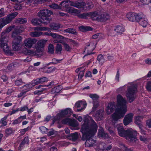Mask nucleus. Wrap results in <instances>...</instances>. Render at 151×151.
<instances>
[{
  "label": "nucleus",
  "instance_id": "1",
  "mask_svg": "<svg viewBox=\"0 0 151 151\" xmlns=\"http://www.w3.org/2000/svg\"><path fill=\"white\" fill-rule=\"evenodd\" d=\"M91 122H89L87 118L84 120V123L81 129L83 134L82 139L86 140L85 146L90 147L93 146L96 143V141L92 139V137L96 133L98 126L94 121L91 118Z\"/></svg>",
  "mask_w": 151,
  "mask_h": 151
},
{
  "label": "nucleus",
  "instance_id": "2",
  "mask_svg": "<svg viewBox=\"0 0 151 151\" xmlns=\"http://www.w3.org/2000/svg\"><path fill=\"white\" fill-rule=\"evenodd\" d=\"M117 108L114 113L112 115V121L114 122L123 118L127 111V101L126 99L119 94L117 96Z\"/></svg>",
  "mask_w": 151,
  "mask_h": 151
},
{
  "label": "nucleus",
  "instance_id": "3",
  "mask_svg": "<svg viewBox=\"0 0 151 151\" xmlns=\"http://www.w3.org/2000/svg\"><path fill=\"white\" fill-rule=\"evenodd\" d=\"M119 135L122 137H125L127 139L130 141L134 140L136 139L137 132L131 128L125 130L122 126H119L117 127Z\"/></svg>",
  "mask_w": 151,
  "mask_h": 151
},
{
  "label": "nucleus",
  "instance_id": "4",
  "mask_svg": "<svg viewBox=\"0 0 151 151\" xmlns=\"http://www.w3.org/2000/svg\"><path fill=\"white\" fill-rule=\"evenodd\" d=\"M22 32L20 28L15 29L13 32L12 34V37L14 38L12 43V47L13 50L15 51H18L19 50L21 47L20 43L22 41V37L18 35Z\"/></svg>",
  "mask_w": 151,
  "mask_h": 151
},
{
  "label": "nucleus",
  "instance_id": "5",
  "mask_svg": "<svg viewBox=\"0 0 151 151\" xmlns=\"http://www.w3.org/2000/svg\"><path fill=\"white\" fill-rule=\"evenodd\" d=\"M52 14V12L50 10L45 9L40 10L38 13V16L42 20V23L47 25L49 24L52 20L49 17Z\"/></svg>",
  "mask_w": 151,
  "mask_h": 151
},
{
  "label": "nucleus",
  "instance_id": "6",
  "mask_svg": "<svg viewBox=\"0 0 151 151\" xmlns=\"http://www.w3.org/2000/svg\"><path fill=\"white\" fill-rule=\"evenodd\" d=\"M137 92L136 85H132L128 87L126 92V96L129 103H131L134 100L136 97V93Z\"/></svg>",
  "mask_w": 151,
  "mask_h": 151
},
{
  "label": "nucleus",
  "instance_id": "7",
  "mask_svg": "<svg viewBox=\"0 0 151 151\" xmlns=\"http://www.w3.org/2000/svg\"><path fill=\"white\" fill-rule=\"evenodd\" d=\"M47 41V40H41L37 42L35 47L36 49L35 52L36 56L40 57L43 55V48Z\"/></svg>",
  "mask_w": 151,
  "mask_h": 151
},
{
  "label": "nucleus",
  "instance_id": "8",
  "mask_svg": "<svg viewBox=\"0 0 151 151\" xmlns=\"http://www.w3.org/2000/svg\"><path fill=\"white\" fill-rule=\"evenodd\" d=\"M72 113V111L70 108H67L64 110H62L60 113H58L52 119V123H54L57 121L60 120L61 118L65 116H69Z\"/></svg>",
  "mask_w": 151,
  "mask_h": 151
},
{
  "label": "nucleus",
  "instance_id": "9",
  "mask_svg": "<svg viewBox=\"0 0 151 151\" xmlns=\"http://www.w3.org/2000/svg\"><path fill=\"white\" fill-rule=\"evenodd\" d=\"M96 43L95 42H91L88 43L86 45V47L85 50V51L87 52V54H86L84 57L92 54V52L95 49Z\"/></svg>",
  "mask_w": 151,
  "mask_h": 151
},
{
  "label": "nucleus",
  "instance_id": "10",
  "mask_svg": "<svg viewBox=\"0 0 151 151\" xmlns=\"http://www.w3.org/2000/svg\"><path fill=\"white\" fill-rule=\"evenodd\" d=\"M37 40L30 38H28L24 41V45L26 48H31L33 45L36 43Z\"/></svg>",
  "mask_w": 151,
  "mask_h": 151
},
{
  "label": "nucleus",
  "instance_id": "11",
  "mask_svg": "<svg viewBox=\"0 0 151 151\" xmlns=\"http://www.w3.org/2000/svg\"><path fill=\"white\" fill-rule=\"evenodd\" d=\"M133 116V114L132 113H129L125 116L123 120V123L124 125H127L132 122Z\"/></svg>",
  "mask_w": 151,
  "mask_h": 151
},
{
  "label": "nucleus",
  "instance_id": "12",
  "mask_svg": "<svg viewBox=\"0 0 151 151\" xmlns=\"http://www.w3.org/2000/svg\"><path fill=\"white\" fill-rule=\"evenodd\" d=\"M70 5L68 2L65 5L64 7L66 9V10L67 12L72 14H78L79 12V10L74 8L70 7Z\"/></svg>",
  "mask_w": 151,
  "mask_h": 151
},
{
  "label": "nucleus",
  "instance_id": "13",
  "mask_svg": "<svg viewBox=\"0 0 151 151\" xmlns=\"http://www.w3.org/2000/svg\"><path fill=\"white\" fill-rule=\"evenodd\" d=\"M86 106V104L85 102L79 101L77 102L75 104L74 108H81L77 109L76 111L79 112L81 111L83 109L85 108Z\"/></svg>",
  "mask_w": 151,
  "mask_h": 151
},
{
  "label": "nucleus",
  "instance_id": "14",
  "mask_svg": "<svg viewBox=\"0 0 151 151\" xmlns=\"http://www.w3.org/2000/svg\"><path fill=\"white\" fill-rule=\"evenodd\" d=\"M18 14L17 12H15L8 15L5 18H4L5 20L6 23L8 24Z\"/></svg>",
  "mask_w": 151,
  "mask_h": 151
},
{
  "label": "nucleus",
  "instance_id": "15",
  "mask_svg": "<svg viewBox=\"0 0 151 151\" xmlns=\"http://www.w3.org/2000/svg\"><path fill=\"white\" fill-rule=\"evenodd\" d=\"M115 108V106L114 103H110L108 104L106 109V113L108 114L112 112Z\"/></svg>",
  "mask_w": 151,
  "mask_h": 151
},
{
  "label": "nucleus",
  "instance_id": "16",
  "mask_svg": "<svg viewBox=\"0 0 151 151\" xmlns=\"http://www.w3.org/2000/svg\"><path fill=\"white\" fill-rule=\"evenodd\" d=\"M109 14H99L98 21L101 22H104L109 19Z\"/></svg>",
  "mask_w": 151,
  "mask_h": 151
},
{
  "label": "nucleus",
  "instance_id": "17",
  "mask_svg": "<svg viewBox=\"0 0 151 151\" xmlns=\"http://www.w3.org/2000/svg\"><path fill=\"white\" fill-rule=\"evenodd\" d=\"M137 14L134 12L128 13L126 15L129 21L134 22L135 21V18Z\"/></svg>",
  "mask_w": 151,
  "mask_h": 151
},
{
  "label": "nucleus",
  "instance_id": "18",
  "mask_svg": "<svg viewBox=\"0 0 151 151\" xmlns=\"http://www.w3.org/2000/svg\"><path fill=\"white\" fill-rule=\"evenodd\" d=\"M1 47L3 48L4 52L7 54L9 55H13V53L9 50L7 44Z\"/></svg>",
  "mask_w": 151,
  "mask_h": 151
},
{
  "label": "nucleus",
  "instance_id": "19",
  "mask_svg": "<svg viewBox=\"0 0 151 151\" xmlns=\"http://www.w3.org/2000/svg\"><path fill=\"white\" fill-rule=\"evenodd\" d=\"M98 136L99 137H101L104 139H106L109 137L108 134L104 132L102 128H101L99 130Z\"/></svg>",
  "mask_w": 151,
  "mask_h": 151
},
{
  "label": "nucleus",
  "instance_id": "20",
  "mask_svg": "<svg viewBox=\"0 0 151 151\" xmlns=\"http://www.w3.org/2000/svg\"><path fill=\"white\" fill-rule=\"evenodd\" d=\"M8 40V37L7 36H2L0 38V47L7 44Z\"/></svg>",
  "mask_w": 151,
  "mask_h": 151
},
{
  "label": "nucleus",
  "instance_id": "21",
  "mask_svg": "<svg viewBox=\"0 0 151 151\" xmlns=\"http://www.w3.org/2000/svg\"><path fill=\"white\" fill-rule=\"evenodd\" d=\"M114 30L118 35H121L124 31V28L122 26L118 25L115 27Z\"/></svg>",
  "mask_w": 151,
  "mask_h": 151
},
{
  "label": "nucleus",
  "instance_id": "22",
  "mask_svg": "<svg viewBox=\"0 0 151 151\" xmlns=\"http://www.w3.org/2000/svg\"><path fill=\"white\" fill-rule=\"evenodd\" d=\"M89 16L93 20H97L98 21L99 14L98 12H91L89 14Z\"/></svg>",
  "mask_w": 151,
  "mask_h": 151
},
{
  "label": "nucleus",
  "instance_id": "23",
  "mask_svg": "<svg viewBox=\"0 0 151 151\" xmlns=\"http://www.w3.org/2000/svg\"><path fill=\"white\" fill-rule=\"evenodd\" d=\"M26 116L25 115L24 116H20L18 118L15 119L13 122V124H16L20 123L23 119H26Z\"/></svg>",
  "mask_w": 151,
  "mask_h": 151
},
{
  "label": "nucleus",
  "instance_id": "24",
  "mask_svg": "<svg viewBox=\"0 0 151 151\" xmlns=\"http://www.w3.org/2000/svg\"><path fill=\"white\" fill-rule=\"evenodd\" d=\"M33 85L31 83H30L23 86L21 87V88H23L24 90L27 92L31 89Z\"/></svg>",
  "mask_w": 151,
  "mask_h": 151
},
{
  "label": "nucleus",
  "instance_id": "25",
  "mask_svg": "<svg viewBox=\"0 0 151 151\" xmlns=\"http://www.w3.org/2000/svg\"><path fill=\"white\" fill-rule=\"evenodd\" d=\"M42 20H41L40 19L37 18L33 19L31 21L32 23L34 25H41L42 23Z\"/></svg>",
  "mask_w": 151,
  "mask_h": 151
},
{
  "label": "nucleus",
  "instance_id": "26",
  "mask_svg": "<svg viewBox=\"0 0 151 151\" xmlns=\"http://www.w3.org/2000/svg\"><path fill=\"white\" fill-rule=\"evenodd\" d=\"M104 112L103 110H99L98 111L96 114V116L98 118L99 120L102 119L104 114Z\"/></svg>",
  "mask_w": 151,
  "mask_h": 151
},
{
  "label": "nucleus",
  "instance_id": "27",
  "mask_svg": "<svg viewBox=\"0 0 151 151\" xmlns=\"http://www.w3.org/2000/svg\"><path fill=\"white\" fill-rule=\"evenodd\" d=\"M64 32L66 33L71 34L73 35H76L77 32L75 29L68 28L64 30Z\"/></svg>",
  "mask_w": 151,
  "mask_h": 151
},
{
  "label": "nucleus",
  "instance_id": "28",
  "mask_svg": "<svg viewBox=\"0 0 151 151\" xmlns=\"http://www.w3.org/2000/svg\"><path fill=\"white\" fill-rule=\"evenodd\" d=\"M143 119V117L142 116H137L135 118L134 122L136 124L140 126H141V123Z\"/></svg>",
  "mask_w": 151,
  "mask_h": 151
},
{
  "label": "nucleus",
  "instance_id": "29",
  "mask_svg": "<svg viewBox=\"0 0 151 151\" xmlns=\"http://www.w3.org/2000/svg\"><path fill=\"white\" fill-rule=\"evenodd\" d=\"M51 28L54 30H57L60 27V24L58 23H52L50 25Z\"/></svg>",
  "mask_w": 151,
  "mask_h": 151
},
{
  "label": "nucleus",
  "instance_id": "30",
  "mask_svg": "<svg viewBox=\"0 0 151 151\" xmlns=\"http://www.w3.org/2000/svg\"><path fill=\"white\" fill-rule=\"evenodd\" d=\"M76 7L79 8H82L83 6L86 5V4L83 1H76Z\"/></svg>",
  "mask_w": 151,
  "mask_h": 151
},
{
  "label": "nucleus",
  "instance_id": "31",
  "mask_svg": "<svg viewBox=\"0 0 151 151\" xmlns=\"http://www.w3.org/2000/svg\"><path fill=\"white\" fill-rule=\"evenodd\" d=\"M62 88L60 86L55 87L52 89L51 92L52 93H59L61 90Z\"/></svg>",
  "mask_w": 151,
  "mask_h": 151
},
{
  "label": "nucleus",
  "instance_id": "32",
  "mask_svg": "<svg viewBox=\"0 0 151 151\" xmlns=\"http://www.w3.org/2000/svg\"><path fill=\"white\" fill-rule=\"evenodd\" d=\"M79 29L82 32L91 31L92 29V28L90 27L84 26L80 27Z\"/></svg>",
  "mask_w": 151,
  "mask_h": 151
},
{
  "label": "nucleus",
  "instance_id": "33",
  "mask_svg": "<svg viewBox=\"0 0 151 151\" xmlns=\"http://www.w3.org/2000/svg\"><path fill=\"white\" fill-rule=\"evenodd\" d=\"M144 17H145V16H144L142 13L141 14H137V15L136 16V17L135 18V21L137 22H139L141 21L142 18Z\"/></svg>",
  "mask_w": 151,
  "mask_h": 151
},
{
  "label": "nucleus",
  "instance_id": "34",
  "mask_svg": "<svg viewBox=\"0 0 151 151\" xmlns=\"http://www.w3.org/2000/svg\"><path fill=\"white\" fill-rule=\"evenodd\" d=\"M69 125L73 127H76L78 125V123L75 119H70Z\"/></svg>",
  "mask_w": 151,
  "mask_h": 151
},
{
  "label": "nucleus",
  "instance_id": "35",
  "mask_svg": "<svg viewBox=\"0 0 151 151\" xmlns=\"http://www.w3.org/2000/svg\"><path fill=\"white\" fill-rule=\"evenodd\" d=\"M70 137L72 140L73 141L76 140L78 137V134L77 132L71 134H70Z\"/></svg>",
  "mask_w": 151,
  "mask_h": 151
},
{
  "label": "nucleus",
  "instance_id": "36",
  "mask_svg": "<svg viewBox=\"0 0 151 151\" xmlns=\"http://www.w3.org/2000/svg\"><path fill=\"white\" fill-rule=\"evenodd\" d=\"M139 23L143 27H146L147 23L146 19L144 17L140 21Z\"/></svg>",
  "mask_w": 151,
  "mask_h": 151
},
{
  "label": "nucleus",
  "instance_id": "37",
  "mask_svg": "<svg viewBox=\"0 0 151 151\" xmlns=\"http://www.w3.org/2000/svg\"><path fill=\"white\" fill-rule=\"evenodd\" d=\"M42 33L41 32H30V35L32 37H38L42 35Z\"/></svg>",
  "mask_w": 151,
  "mask_h": 151
},
{
  "label": "nucleus",
  "instance_id": "38",
  "mask_svg": "<svg viewBox=\"0 0 151 151\" xmlns=\"http://www.w3.org/2000/svg\"><path fill=\"white\" fill-rule=\"evenodd\" d=\"M19 3V4H16L14 6V8L16 10H20L22 8V7L24 6V3L21 4L20 3V2Z\"/></svg>",
  "mask_w": 151,
  "mask_h": 151
},
{
  "label": "nucleus",
  "instance_id": "39",
  "mask_svg": "<svg viewBox=\"0 0 151 151\" xmlns=\"http://www.w3.org/2000/svg\"><path fill=\"white\" fill-rule=\"evenodd\" d=\"M9 115V114H7L5 116L4 118H2L0 121V123L4 126H5L7 124V122L6 121V120Z\"/></svg>",
  "mask_w": 151,
  "mask_h": 151
},
{
  "label": "nucleus",
  "instance_id": "40",
  "mask_svg": "<svg viewBox=\"0 0 151 151\" xmlns=\"http://www.w3.org/2000/svg\"><path fill=\"white\" fill-rule=\"evenodd\" d=\"M17 66V63H12L9 65L7 67V69L8 70H12L15 68Z\"/></svg>",
  "mask_w": 151,
  "mask_h": 151
},
{
  "label": "nucleus",
  "instance_id": "41",
  "mask_svg": "<svg viewBox=\"0 0 151 151\" xmlns=\"http://www.w3.org/2000/svg\"><path fill=\"white\" fill-rule=\"evenodd\" d=\"M7 24L4 18H1L0 19V29H1L4 26Z\"/></svg>",
  "mask_w": 151,
  "mask_h": 151
},
{
  "label": "nucleus",
  "instance_id": "42",
  "mask_svg": "<svg viewBox=\"0 0 151 151\" xmlns=\"http://www.w3.org/2000/svg\"><path fill=\"white\" fill-rule=\"evenodd\" d=\"M62 50V47L61 45L60 44H58L56 47V51L57 53L60 54Z\"/></svg>",
  "mask_w": 151,
  "mask_h": 151
},
{
  "label": "nucleus",
  "instance_id": "43",
  "mask_svg": "<svg viewBox=\"0 0 151 151\" xmlns=\"http://www.w3.org/2000/svg\"><path fill=\"white\" fill-rule=\"evenodd\" d=\"M89 16V14L88 13H83L78 15V17L79 18L86 19Z\"/></svg>",
  "mask_w": 151,
  "mask_h": 151
},
{
  "label": "nucleus",
  "instance_id": "44",
  "mask_svg": "<svg viewBox=\"0 0 151 151\" xmlns=\"http://www.w3.org/2000/svg\"><path fill=\"white\" fill-rule=\"evenodd\" d=\"M48 52L51 53H53L54 51V47L51 44H50L49 45L48 48Z\"/></svg>",
  "mask_w": 151,
  "mask_h": 151
},
{
  "label": "nucleus",
  "instance_id": "45",
  "mask_svg": "<svg viewBox=\"0 0 151 151\" xmlns=\"http://www.w3.org/2000/svg\"><path fill=\"white\" fill-rule=\"evenodd\" d=\"M17 21L20 24H23L27 23V20L25 18H19Z\"/></svg>",
  "mask_w": 151,
  "mask_h": 151
},
{
  "label": "nucleus",
  "instance_id": "46",
  "mask_svg": "<svg viewBox=\"0 0 151 151\" xmlns=\"http://www.w3.org/2000/svg\"><path fill=\"white\" fill-rule=\"evenodd\" d=\"M97 60L101 63H102L104 60V56L101 54L99 55L97 57Z\"/></svg>",
  "mask_w": 151,
  "mask_h": 151
},
{
  "label": "nucleus",
  "instance_id": "47",
  "mask_svg": "<svg viewBox=\"0 0 151 151\" xmlns=\"http://www.w3.org/2000/svg\"><path fill=\"white\" fill-rule=\"evenodd\" d=\"M89 97L91 98L93 101L97 100L99 96L96 94H89Z\"/></svg>",
  "mask_w": 151,
  "mask_h": 151
},
{
  "label": "nucleus",
  "instance_id": "48",
  "mask_svg": "<svg viewBox=\"0 0 151 151\" xmlns=\"http://www.w3.org/2000/svg\"><path fill=\"white\" fill-rule=\"evenodd\" d=\"M64 48L65 50L67 51H70L72 50V48L70 47L68 44L65 42L63 43Z\"/></svg>",
  "mask_w": 151,
  "mask_h": 151
},
{
  "label": "nucleus",
  "instance_id": "49",
  "mask_svg": "<svg viewBox=\"0 0 151 151\" xmlns=\"http://www.w3.org/2000/svg\"><path fill=\"white\" fill-rule=\"evenodd\" d=\"M35 29L39 30L41 31H47L49 29V28L48 27H36L35 28Z\"/></svg>",
  "mask_w": 151,
  "mask_h": 151
},
{
  "label": "nucleus",
  "instance_id": "50",
  "mask_svg": "<svg viewBox=\"0 0 151 151\" xmlns=\"http://www.w3.org/2000/svg\"><path fill=\"white\" fill-rule=\"evenodd\" d=\"M33 87L36 85L39 84L41 83L39 78L36 79L34 81V82L31 83Z\"/></svg>",
  "mask_w": 151,
  "mask_h": 151
},
{
  "label": "nucleus",
  "instance_id": "51",
  "mask_svg": "<svg viewBox=\"0 0 151 151\" xmlns=\"http://www.w3.org/2000/svg\"><path fill=\"white\" fill-rule=\"evenodd\" d=\"M147 135L145 136L144 135H140L139 136V138L140 139L144 142H146L147 140Z\"/></svg>",
  "mask_w": 151,
  "mask_h": 151
},
{
  "label": "nucleus",
  "instance_id": "52",
  "mask_svg": "<svg viewBox=\"0 0 151 151\" xmlns=\"http://www.w3.org/2000/svg\"><path fill=\"white\" fill-rule=\"evenodd\" d=\"M55 69L56 68L55 67L47 68L46 69V72H47V73H51L54 71Z\"/></svg>",
  "mask_w": 151,
  "mask_h": 151
},
{
  "label": "nucleus",
  "instance_id": "53",
  "mask_svg": "<svg viewBox=\"0 0 151 151\" xmlns=\"http://www.w3.org/2000/svg\"><path fill=\"white\" fill-rule=\"evenodd\" d=\"M50 7L54 9H61V7L55 4H53L50 5Z\"/></svg>",
  "mask_w": 151,
  "mask_h": 151
},
{
  "label": "nucleus",
  "instance_id": "54",
  "mask_svg": "<svg viewBox=\"0 0 151 151\" xmlns=\"http://www.w3.org/2000/svg\"><path fill=\"white\" fill-rule=\"evenodd\" d=\"M70 120V119L68 118H67L63 119L62 120V122L63 124H67L69 125Z\"/></svg>",
  "mask_w": 151,
  "mask_h": 151
},
{
  "label": "nucleus",
  "instance_id": "55",
  "mask_svg": "<svg viewBox=\"0 0 151 151\" xmlns=\"http://www.w3.org/2000/svg\"><path fill=\"white\" fill-rule=\"evenodd\" d=\"M39 129L41 132L43 133H45L48 132V129L44 126L40 127Z\"/></svg>",
  "mask_w": 151,
  "mask_h": 151
},
{
  "label": "nucleus",
  "instance_id": "56",
  "mask_svg": "<svg viewBox=\"0 0 151 151\" xmlns=\"http://www.w3.org/2000/svg\"><path fill=\"white\" fill-rule=\"evenodd\" d=\"M27 92L26 91L23 90L18 95V97L20 98L22 97H24L26 96V93Z\"/></svg>",
  "mask_w": 151,
  "mask_h": 151
},
{
  "label": "nucleus",
  "instance_id": "57",
  "mask_svg": "<svg viewBox=\"0 0 151 151\" xmlns=\"http://www.w3.org/2000/svg\"><path fill=\"white\" fill-rule=\"evenodd\" d=\"M24 82H23L22 79H19L17 80L15 82V83L17 86H19L21 85Z\"/></svg>",
  "mask_w": 151,
  "mask_h": 151
},
{
  "label": "nucleus",
  "instance_id": "58",
  "mask_svg": "<svg viewBox=\"0 0 151 151\" xmlns=\"http://www.w3.org/2000/svg\"><path fill=\"white\" fill-rule=\"evenodd\" d=\"M54 38H59L62 39L63 37V36H60L59 35H57L55 33H52L50 35Z\"/></svg>",
  "mask_w": 151,
  "mask_h": 151
},
{
  "label": "nucleus",
  "instance_id": "59",
  "mask_svg": "<svg viewBox=\"0 0 151 151\" xmlns=\"http://www.w3.org/2000/svg\"><path fill=\"white\" fill-rule=\"evenodd\" d=\"M139 128L140 131L142 135H144L145 136L147 135L143 127L140 125L139 126Z\"/></svg>",
  "mask_w": 151,
  "mask_h": 151
},
{
  "label": "nucleus",
  "instance_id": "60",
  "mask_svg": "<svg viewBox=\"0 0 151 151\" xmlns=\"http://www.w3.org/2000/svg\"><path fill=\"white\" fill-rule=\"evenodd\" d=\"M146 88L148 91H151V81H149L147 82Z\"/></svg>",
  "mask_w": 151,
  "mask_h": 151
},
{
  "label": "nucleus",
  "instance_id": "61",
  "mask_svg": "<svg viewBox=\"0 0 151 151\" xmlns=\"http://www.w3.org/2000/svg\"><path fill=\"white\" fill-rule=\"evenodd\" d=\"M107 129L111 135H114V131L113 130V128L111 127H108Z\"/></svg>",
  "mask_w": 151,
  "mask_h": 151
},
{
  "label": "nucleus",
  "instance_id": "62",
  "mask_svg": "<svg viewBox=\"0 0 151 151\" xmlns=\"http://www.w3.org/2000/svg\"><path fill=\"white\" fill-rule=\"evenodd\" d=\"M6 134L9 135L12 133V128H9L6 129Z\"/></svg>",
  "mask_w": 151,
  "mask_h": 151
},
{
  "label": "nucleus",
  "instance_id": "63",
  "mask_svg": "<svg viewBox=\"0 0 151 151\" xmlns=\"http://www.w3.org/2000/svg\"><path fill=\"white\" fill-rule=\"evenodd\" d=\"M84 70L80 71L78 74V79L81 80L84 75Z\"/></svg>",
  "mask_w": 151,
  "mask_h": 151
},
{
  "label": "nucleus",
  "instance_id": "64",
  "mask_svg": "<svg viewBox=\"0 0 151 151\" xmlns=\"http://www.w3.org/2000/svg\"><path fill=\"white\" fill-rule=\"evenodd\" d=\"M105 144L104 143L102 142L99 144V147L100 149L102 150H104L105 149V147L104 146Z\"/></svg>",
  "mask_w": 151,
  "mask_h": 151
}]
</instances>
